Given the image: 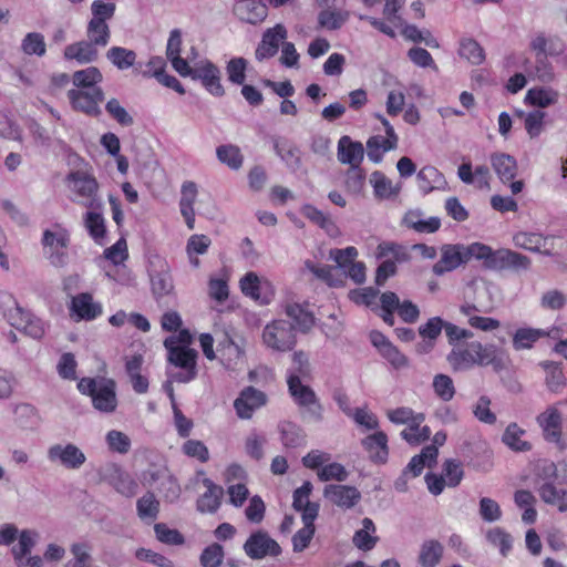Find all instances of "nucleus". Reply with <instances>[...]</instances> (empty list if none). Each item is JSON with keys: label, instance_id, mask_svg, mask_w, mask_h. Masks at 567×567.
I'll return each instance as SVG.
<instances>
[{"label": "nucleus", "instance_id": "obj_16", "mask_svg": "<svg viewBox=\"0 0 567 567\" xmlns=\"http://www.w3.org/2000/svg\"><path fill=\"white\" fill-rule=\"evenodd\" d=\"M39 534L31 529H23L20 533L18 544L11 550L18 567H42L40 556L25 557L35 546Z\"/></svg>", "mask_w": 567, "mask_h": 567}, {"label": "nucleus", "instance_id": "obj_52", "mask_svg": "<svg viewBox=\"0 0 567 567\" xmlns=\"http://www.w3.org/2000/svg\"><path fill=\"white\" fill-rule=\"evenodd\" d=\"M432 388L436 396L444 402L451 401L456 392L452 378L443 373L434 375Z\"/></svg>", "mask_w": 567, "mask_h": 567}, {"label": "nucleus", "instance_id": "obj_60", "mask_svg": "<svg viewBox=\"0 0 567 567\" xmlns=\"http://www.w3.org/2000/svg\"><path fill=\"white\" fill-rule=\"evenodd\" d=\"M84 225L89 230L90 235L95 239H102L105 236V224L104 218L100 213L87 212L84 218Z\"/></svg>", "mask_w": 567, "mask_h": 567}, {"label": "nucleus", "instance_id": "obj_2", "mask_svg": "<svg viewBox=\"0 0 567 567\" xmlns=\"http://www.w3.org/2000/svg\"><path fill=\"white\" fill-rule=\"evenodd\" d=\"M0 309L8 322L33 339H41L45 327L41 319L19 306L11 293L0 292Z\"/></svg>", "mask_w": 567, "mask_h": 567}, {"label": "nucleus", "instance_id": "obj_47", "mask_svg": "<svg viewBox=\"0 0 567 567\" xmlns=\"http://www.w3.org/2000/svg\"><path fill=\"white\" fill-rule=\"evenodd\" d=\"M302 214L306 218H308L313 224L321 227L326 230L330 236H334L338 234V228L331 217L323 212L319 210L317 207L312 205H305L302 207Z\"/></svg>", "mask_w": 567, "mask_h": 567}, {"label": "nucleus", "instance_id": "obj_23", "mask_svg": "<svg viewBox=\"0 0 567 567\" xmlns=\"http://www.w3.org/2000/svg\"><path fill=\"white\" fill-rule=\"evenodd\" d=\"M235 16L247 23L257 24L267 17V7L261 0H239L234 6Z\"/></svg>", "mask_w": 567, "mask_h": 567}, {"label": "nucleus", "instance_id": "obj_35", "mask_svg": "<svg viewBox=\"0 0 567 567\" xmlns=\"http://www.w3.org/2000/svg\"><path fill=\"white\" fill-rule=\"evenodd\" d=\"M182 48V32L179 29H174L169 33L166 47V55L172 63V66L177 73H187V59L181 58Z\"/></svg>", "mask_w": 567, "mask_h": 567}, {"label": "nucleus", "instance_id": "obj_44", "mask_svg": "<svg viewBox=\"0 0 567 567\" xmlns=\"http://www.w3.org/2000/svg\"><path fill=\"white\" fill-rule=\"evenodd\" d=\"M542 365L546 371L545 383L548 390L557 394L563 393L566 386V378L559 364L553 361H546L543 362Z\"/></svg>", "mask_w": 567, "mask_h": 567}, {"label": "nucleus", "instance_id": "obj_36", "mask_svg": "<svg viewBox=\"0 0 567 567\" xmlns=\"http://www.w3.org/2000/svg\"><path fill=\"white\" fill-rule=\"evenodd\" d=\"M370 183L375 197L379 199L394 198L401 192V183L393 184L390 178L379 171L371 174Z\"/></svg>", "mask_w": 567, "mask_h": 567}, {"label": "nucleus", "instance_id": "obj_1", "mask_svg": "<svg viewBox=\"0 0 567 567\" xmlns=\"http://www.w3.org/2000/svg\"><path fill=\"white\" fill-rule=\"evenodd\" d=\"M496 359L497 348L478 341L454 346L446 357L453 371H467L476 365L485 367L493 364Z\"/></svg>", "mask_w": 567, "mask_h": 567}, {"label": "nucleus", "instance_id": "obj_15", "mask_svg": "<svg viewBox=\"0 0 567 567\" xmlns=\"http://www.w3.org/2000/svg\"><path fill=\"white\" fill-rule=\"evenodd\" d=\"M440 251V260L432 267V271L436 276H443L467 264V255L463 244H445Z\"/></svg>", "mask_w": 567, "mask_h": 567}, {"label": "nucleus", "instance_id": "obj_63", "mask_svg": "<svg viewBox=\"0 0 567 567\" xmlns=\"http://www.w3.org/2000/svg\"><path fill=\"white\" fill-rule=\"evenodd\" d=\"M224 558L223 546L214 543L207 546L200 555V565L203 567H219Z\"/></svg>", "mask_w": 567, "mask_h": 567}, {"label": "nucleus", "instance_id": "obj_25", "mask_svg": "<svg viewBox=\"0 0 567 567\" xmlns=\"http://www.w3.org/2000/svg\"><path fill=\"white\" fill-rule=\"evenodd\" d=\"M63 56L68 61L89 64L99 59V48L89 40H80L64 48Z\"/></svg>", "mask_w": 567, "mask_h": 567}, {"label": "nucleus", "instance_id": "obj_62", "mask_svg": "<svg viewBox=\"0 0 567 567\" xmlns=\"http://www.w3.org/2000/svg\"><path fill=\"white\" fill-rule=\"evenodd\" d=\"M302 522L305 526L301 529H299L292 537V547L293 550L297 553L305 550L315 535V522Z\"/></svg>", "mask_w": 567, "mask_h": 567}, {"label": "nucleus", "instance_id": "obj_46", "mask_svg": "<svg viewBox=\"0 0 567 567\" xmlns=\"http://www.w3.org/2000/svg\"><path fill=\"white\" fill-rule=\"evenodd\" d=\"M458 55L473 65H480L485 60L484 49L472 38H463L460 41Z\"/></svg>", "mask_w": 567, "mask_h": 567}, {"label": "nucleus", "instance_id": "obj_12", "mask_svg": "<svg viewBox=\"0 0 567 567\" xmlns=\"http://www.w3.org/2000/svg\"><path fill=\"white\" fill-rule=\"evenodd\" d=\"M68 99L73 110L89 116L97 117L102 114L100 104L104 101L102 89L69 90Z\"/></svg>", "mask_w": 567, "mask_h": 567}, {"label": "nucleus", "instance_id": "obj_56", "mask_svg": "<svg viewBox=\"0 0 567 567\" xmlns=\"http://www.w3.org/2000/svg\"><path fill=\"white\" fill-rule=\"evenodd\" d=\"M446 322L441 317H432L419 327V334L422 339H430L436 342L442 330L446 331Z\"/></svg>", "mask_w": 567, "mask_h": 567}, {"label": "nucleus", "instance_id": "obj_49", "mask_svg": "<svg viewBox=\"0 0 567 567\" xmlns=\"http://www.w3.org/2000/svg\"><path fill=\"white\" fill-rule=\"evenodd\" d=\"M525 431L522 430L516 423H511L503 436L502 441L504 444H506L511 450L524 452L530 450V444L524 440H522V436L524 435Z\"/></svg>", "mask_w": 567, "mask_h": 567}, {"label": "nucleus", "instance_id": "obj_21", "mask_svg": "<svg viewBox=\"0 0 567 567\" xmlns=\"http://www.w3.org/2000/svg\"><path fill=\"white\" fill-rule=\"evenodd\" d=\"M271 142L276 155L288 168L297 171L301 167V152L293 142L282 136H272Z\"/></svg>", "mask_w": 567, "mask_h": 567}, {"label": "nucleus", "instance_id": "obj_43", "mask_svg": "<svg viewBox=\"0 0 567 567\" xmlns=\"http://www.w3.org/2000/svg\"><path fill=\"white\" fill-rule=\"evenodd\" d=\"M388 419L394 424H408L411 429H416L424 422L423 413H414L411 408L401 406L386 412Z\"/></svg>", "mask_w": 567, "mask_h": 567}, {"label": "nucleus", "instance_id": "obj_51", "mask_svg": "<svg viewBox=\"0 0 567 567\" xmlns=\"http://www.w3.org/2000/svg\"><path fill=\"white\" fill-rule=\"evenodd\" d=\"M21 51L27 55L43 56L47 52L44 35L40 32H29L21 41Z\"/></svg>", "mask_w": 567, "mask_h": 567}, {"label": "nucleus", "instance_id": "obj_14", "mask_svg": "<svg viewBox=\"0 0 567 567\" xmlns=\"http://www.w3.org/2000/svg\"><path fill=\"white\" fill-rule=\"evenodd\" d=\"M244 551L251 559H262L267 556H279L281 547L267 532L257 530L245 542Z\"/></svg>", "mask_w": 567, "mask_h": 567}, {"label": "nucleus", "instance_id": "obj_13", "mask_svg": "<svg viewBox=\"0 0 567 567\" xmlns=\"http://www.w3.org/2000/svg\"><path fill=\"white\" fill-rule=\"evenodd\" d=\"M50 462L66 470L76 471L86 462L84 452L73 443L53 444L47 452Z\"/></svg>", "mask_w": 567, "mask_h": 567}, {"label": "nucleus", "instance_id": "obj_53", "mask_svg": "<svg viewBox=\"0 0 567 567\" xmlns=\"http://www.w3.org/2000/svg\"><path fill=\"white\" fill-rule=\"evenodd\" d=\"M248 62L244 58H233L226 65L228 80L237 85H243L246 80V69Z\"/></svg>", "mask_w": 567, "mask_h": 567}, {"label": "nucleus", "instance_id": "obj_33", "mask_svg": "<svg viewBox=\"0 0 567 567\" xmlns=\"http://www.w3.org/2000/svg\"><path fill=\"white\" fill-rule=\"evenodd\" d=\"M416 182L419 189L424 195L430 194L434 189L444 188L446 185L443 174L434 166L422 167L416 175Z\"/></svg>", "mask_w": 567, "mask_h": 567}, {"label": "nucleus", "instance_id": "obj_18", "mask_svg": "<svg viewBox=\"0 0 567 567\" xmlns=\"http://www.w3.org/2000/svg\"><path fill=\"white\" fill-rule=\"evenodd\" d=\"M267 402L266 394L254 386L245 388L234 402V408L240 419H250L255 410Z\"/></svg>", "mask_w": 567, "mask_h": 567}, {"label": "nucleus", "instance_id": "obj_55", "mask_svg": "<svg viewBox=\"0 0 567 567\" xmlns=\"http://www.w3.org/2000/svg\"><path fill=\"white\" fill-rule=\"evenodd\" d=\"M478 514L484 522L494 523L501 519L502 509L495 499L482 497L478 503Z\"/></svg>", "mask_w": 567, "mask_h": 567}, {"label": "nucleus", "instance_id": "obj_31", "mask_svg": "<svg viewBox=\"0 0 567 567\" xmlns=\"http://www.w3.org/2000/svg\"><path fill=\"white\" fill-rule=\"evenodd\" d=\"M344 6L324 7L318 14V24L326 30L340 29L350 18L349 11L343 9Z\"/></svg>", "mask_w": 567, "mask_h": 567}, {"label": "nucleus", "instance_id": "obj_58", "mask_svg": "<svg viewBox=\"0 0 567 567\" xmlns=\"http://www.w3.org/2000/svg\"><path fill=\"white\" fill-rule=\"evenodd\" d=\"M486 539L493 545L499 547L503 556H506L512 549V537L501 527H495L486 533Z\"/></svg>", "mask_w": 567, "mask_h": 567}, {"label": "nucleus", "instance_id": "obj_11", "mask_svg": "<svg viewBox=\"0 0 567 567\" xmlns=\"http://www.w3.org/2000/svg\"><path fill=\"white\" fill-rule=\"evenodd\" d=\"M187 71V73L183 72L178 74L200 81L203 86L214 96H223L225 94V90L220 83V71L210 61H200L194 68L188 64Z\"/></svg>", "mask_w": 567, "mask_h": 567}, {"label": "nucleus", "instance_id": "obj_45", "mask_svg": "<svg viewBox=\"0 0 567 567\" xmlns=\"http://www.w3.org/2000/svg\"><path fill=\"white\" fill-rule=\"evenodd\" d=\"M218 161L230 169L238 171L244 163V155L240 148L234 144L220 145L216 148Z\"/></svg>", "mask_w": 567, "mask_h": 567}, {"label": "nucleus", "instance_id": "obj_39", "mask_svg": "<svg viewBox=\"0 0 567 567\" xmlns=\"http://www.w3.org/2000/svg\"><path fill=\"white\" fill-rule=\"evenodd\" d=\"M103 80L101 71L95 66H89L83 70L75 71L72 76L74 90L101 89L97 86Z\"/></svg>", "mask_w": 567, "mask_h": 567}, {"label": "nucleus", "instance_id": "obj_9", "mask_svg": "<svg viewBox=\"0 0 567 567\" xmlns=\"http://www.w3.org/2000/svg\"><path fill=\"white\" fill-rule=\"evenodd\" d=\"M264 343L276 351H288L296 344V333L292 323L286 320H274L262 332Z\"/></svg>", "mask_w": 567, "mask_h": 567}, {"label": "nucleus", "instance_id": "obj_19", "mask_svg": "<svg viewBox=\"0 0 567 567\" xmlns=\"http://www.w3.org/2000/svg\"><path fill=\"white\" fill-rule=\"evenodd\" d=\"M530 267V259L511 249H497L489 262V269L493 270H527Z\"/></svg>", "mask_w": 567, "mask_h": 567}, {"label": "nucleus", "instance_id": "obj_27", "mask_svg": "<svg viewBox=\"0 0 567 567\" xmlns=\"http://www.w3.org/2000/svg\"><path fill=\"white\" fill-rule=\"evenodd\" d=\"M444 545L437 539H425L420 546L417 564L420 567H437L444 556Z\"/></svg>", "mask_w": 567, "mask_h": 567}, {"label": "nucleus", "instance_id": "obj_24", "mask_svg": "<svg viewBox=\"0 0 567 567\" xmlns=\"http://www.w3.org/2000/svg\"><path fill=\"white\" fill-rule=\"evenodd\" d=\"M338 161L350 165V168L360 167L364 158V148L361 142H354L350 136H342L338 142Z\"/></svg>", "mask_w": 567, "mask_h": 567}, {"label": "nucleus", "instance_id": "obj_50", "mask_svg": "<svg viewBox=\"0 0 567 567\" xmlns=\"http://www.w3.org/2000/svg\"><path fill=\"white\" fill-rule=\"evenodd\" d=\"M137 515L141 519L155 520L159 513V502L152 492H147L136 502Z\"/></svg>", "mask_w": 567, "mask_h": 567}, {"label": "nucleus", "instance_id": "obj_37", "mask_svg": "<svg viewBox=\"0 0 567 567\" xmlns=\"http://www.w3.org/2000/svg\"><path fill=\"white\" fill-rule=\"evenodd\" d=\"M540 498L553 506H556L559 512L567 511V491L557 487L551 482H543L538 486Z\"/></svg>", "mask_w": 567, "mask_h": 567}, {"label": "nucleus", "instance_id": "obj_6", "mask_svg": "<svg viewBox=\"0 0 567 567\" xmlns=\"http://www.w3.org/2000/svg\"><path fill=\"white\" fill-rule=\"evenodd\" d=\"M164 346L168 352V362L182 370L181 372H172V379L178 383H187L194 380L197 375V351L184 346H176V341L172 337L164 341Z\"/></svg>", "mask_w": 567, "mask_h": 567}, {"label": "nucleus", "instance_id": "obj_28", "mask_svg": "<svg viewBox=\"0 0 567 567\" xmlns=\"http://www.w3.org/2000/svg\"><path fill=\"white\" fill-rule=\"evenodd\" d=\"M372 462L384 464L389 456L388 436L384 432H375L362 441Z\"/></svg>", "mask_w": 567, "mask_h": 567}, {"label": "nucleus", "instance_id": "obj_32", "mask_svg": "<svg viewBox=\"0 0 567 567\" xmlns=\"http://www.w3.org/2000/svg\"><path fill=\"white\" fill-rule=\"evenodd\" d=\"M491 164L496 175L504 184L512 182L517 175V162L508 154L493 153L491 155Z\"/></svg>", "mask_w": 567, "mask_h": 567}, {"label": "nucleus", "instance_id": "obj_7", "mask_svg": "<svg viewBox=\"0 0 567 567\" xmlns=\"http://www.w3.org/2000/svg\"><path fill=\"white\" fill-rule=\"evenodd\" d=\"M41 244L44 255L52 266L56 268L66 266L69 259L66 249L70 244V234L65 228L56 224L53 229H45Z\"/></svg>", "mask_w": 567, "mask_h": 567}, {"label": "nucleus", "instance_id": "obj_4", "mask_svg": "<svg viewBox=\"0 0 567 567\" xmlns=\"http://www.w3.org/2000/svg\"><path fill=\"white\" fill-rule=\"evenodd\" d=\"M65 184L72 193L71 200L83 205L86 208H101L102 202L99 197L100 185L96 178L86 172L75 171L68 174Z\"/></svg>", "mask_w": 567, "mask_h": 567}, {"label": "nucleus", "instance_id": "obj_3", "mask_svg": "<svg viewBox=\"0 0 567 567\" xmlns=\"http://www.w3.org/2000/svg\"><path fill=\"white\" fill-rule=\"evenodd\" d=\"M116 6L112 1L94 0L91 4V18L86 24V40L97 48H105L111 39L109 21L115 14Z\"/></svg>", "mask_w": 567, "mask_h": 567}, {"label": "nucleus", "instance_id": "obj_41", "mask_svg": "<svg viewBox=\"0 0 567 567\" xmlns=\"http://www.w3.org/2000/svg\"><path fill=\"white\" fill-rule=\"evenodd\" d=\"M279 431L285 447L297 449L306 444V434L299 425L286 421L280 424Z\"/></svg>", "mask_w": 567, "mask_h": 567}, {"label": "nucleus", "instance_id": "obj_61", "mask_svg": "<svg viewBox=\"0 0 567 567\" xmlns=\"http://www.w3.org/2000/svg\"><path fill=\"white\" fill-rule=\"evenodd\" d=\"M514 243L517 247H520L530 251H540L545 245V239L539 234L533 233H518L514 236Z\"/></svg>", "mask_w": 567, "mask_h": 567}, {"label": "nucleus", "instance_id": "obj_30", "mask_svg": "<svg viewBox=\"0 0 567 567\" xmlns=\"http://www.w3.org/2000/svg\"><path fill=\"white\" fill-rule=\"evenodd\" d=\"M71 311L79 319L93 320L102 313V306L94 302L90 293L83 292L72 298Z\"/></svg>", "mask_w": 567, "mask_h": 567}, {"label": "nucleus", "instance_id": "obj_10", "mask_svg": "<svg viewBox=\"0 0 567 567\" xmlns=\"http://www.w3.org/2000/svg\"><path fill=\"white\" fill-rule=\"evenodd\" d=\"M148 276L151 290L156 301L174 293V282L167 261L161 257H154L150 261Z\"/></svg>", "mask_w": 567, "mask_h": 567}, {"label": "nucleus", "instance_id": "obj_48", "mask_svg": "<svg viewBox=\"0 0 567 567\" xmlns=\"http://www.w3.org/2000/svg\"><path fill=\"white\" fill-rule=\"evenodd\" d=\"M107 60L118 70H127L135 64L136 53L122 47H112L106 53Z\"/></svg>", "mask_w": 567, "mask_h": 567}, {"label": "nucleus", "instance_id": "obj_40", "mask_svg": "<svg viewBox=\"0 0 567 567\" xmlns=\"http://www.w3.org/2000/svg\"><path fill=\"white\" fill-rule=\"evenodd\" d=\"M375 533V525L371 518L362 519V528L357 530L353 535V545L364 551L371 550L378 543V537L372 534Z\"/></svg>", "mask_w": 567, "mask_h": 567}, {"label": "nucleus", "instance_id": "obj_8", "mask_svg": "<svg viewBox=\"0 0 567 567\" xmlns=\"http://www.w3.org/2000/svg\"><path fill=\"white\" fill-rule=\"evenodd\" d=\"M288 389L295 402L305 410L306 417L315 422L322 421L323 406L315 391L301 383L299 375H289Z\"/></svg>", "mask_w": 567, "mask_h": 567}, {"label": "nucleus", "instance_id": "obj_38", "mask_svg": "<svg viewBox=\"0 0 567 567\" xmlns=\"http://www.w3.org/2000/svg\"><path fill=\"white\" fill-rule=\"evenodd\" d=\"M285 312L295 322V329L301 332H308L315 324L313 315L302 305L288 303L285 307Z\"/></svg>", "mask_w": 567, "mask_h": 567}, {"label": "nucleus", "instance_id": "obj_29", "mask_svg": "<svg viewBox=\"0 0 567 567\" xmlns=\"http://www.w3.org/2000/svg\"><path fill=\"white\" fill-rule=\"evenodd\" d=\"M109 471V483L117 493L125 497H132L136 494L138 485L128 473L124 472L115 464H113Z\"/></svg>", "mask_w": 567, "mask_h": 567}, {"label": "nucleus", "instance_id": "obj_5", "mask_svg": "<svg viewBox=\"0 0 567 567\" xmlns=\"http://www.w3.org/2000/svg\"><path fill=\"white\" fill-rule=\"evenodd\" d=\"M78 389L82 394L92 398L93 406L96 410L110 413L116 409L117 401L113 380L82 378L78 383Z\"/></svg>", "mask_w": 567, "mask_h": 567}, {"label": "nucleus", "instance_id": "obj_17", "mask_svg": "<svg viewBox=\"0 0 567 567\" xmlns=\"http://www.w3.org/2000/svg\"><path fill=\"white\" fill-rule=\"evenodd\" d=\"M287 38L286 28L278 23L274 28L267 29L258 44L255 56L258 61H264L275 56L278 52L280 43Z\"/></svg>", "mask_w": 567, "mask_h": 567}, {"label": "nucleus", "instance_id": "obj_42", "mask_svg": "<svg viewBox=\"0 0 567 567\" xmlns=\"http://www.w3.org/2000/svg\"><path fill=\"white\" fill-rule=\"evenodd\" d=\"M559 94L551 87H534L528 90L525 102L537 107H547L557 103Z\"/></svg>", "mask_w": 567, "mask_h": 567}, {"label": "nucleus", "instance_id": "obj_26", "mask_svg": "<svg viewBox=\"0 0 567 567\" xmlns=\"http://www.w3.org/2000/svg\"><path fill=\"white\" fill-rule=\"evenodd\" d=\"M240 289L243 293L256 301H259L261 305H267L270 302L272 293L264 292L267 288H269L268 281H261L256 272H247L240 279Z\"/></svg>", "mask_w": 567, "mask_h": 567}, {"label": "nucleus", "instance_id": "obj_22", "mask_svg": "<svg viewBox=\"0 0 567 567\" xmlns=\"http://www.w3.org/2000/svg\"><path fill=\"white\" fill-rule=\"evenodd\" d=\"M311 491L312 484L307 481L293 492L292 507L301 512L302 520L315 522L319 513V505L309 501Z\"/></svg>", "mask_w": 567, "mask_h": 567}, {"label": "nucleus", "instance_id": "obj_20", "mask_svg": "<svg viewBox=\"0 0 567 567\" xmlns=\"http://www.w3.org/2000/svg\"><path fill=\"white\" fill-rule=\"evenodd\" d=\"M323 496L333 505L347 509L352 508L361 499V493L358 488L349 485H327L323 489Z\"/></svg>", "mask_w": 567, "mask_h": 567}, {"label": "nucleus", "instance_id": "obj_54", "mask_svg": "<svg viewBox=\"0 0 567 567\" xmlns=\"http://www.w3.org/2000/svg\"><path fill=\"white\" fill-rule=\"evenodd\" d=\"M519 115H524V126L530 138L538 137L544 130V118L545 113L543 111L536 110L524 114L523 112Z\"/></svg>", "mask_w": 567, "mask_h": 567}, {"label": "nucleus", "instance_id": "obj_34", "mask_svg": "<svg viewBox=\"0 0 567 567\" xmlns=\"http://www.w3.org/2000/svg\"><path fill=\"white\" fill-rule=\"evenodd\" d=\"M206 492L199 496L196 503L197 511L200 513H215L220 506L223 488L216 485L209 478L203 481Z\"/></svg>", "mask_w": 567, "mask_h": 567}, {"label": "nucleus", "instance_id": "obj_59", "mask_svg": "<svg viewBox=\"0 0 567 567\" xmlns=\"http://www.w3.org/2000/svg\"><path fill=\"white\" fill-rule=\"evenodd\" d=\"M544 332L536 329H518L513 338V346L516 350L532 348L533 343L536 342Z\"/></svg>", "mask_w": 567, "mask_h": 567}, {"label": "nucleus", "instance_id": "obj_64", "mask_svg": "<svg viewBox=\"0 0 567 567\" xmlns=\"http://www.w3.org/2000/svg\"><path fill=\"white\" fill-rule=\"evenodd\" d=\"M105 110L110 116L123 126H130L134 123L133 117L121 105L117 99H111L105 104Z\"/></svg>", "mask_w": 567, "mask_h": 567}, {"label": "nucleus", "instance_id": "obj_57", "mask_svg": "<svg viewBox=\"0 0 567 567\" xmlns=\"http://www.w3.org/2000/svg\"><path fill=\"white\" fill-rule=\"evenodd\" d=\"M491 399L486 395L478 398L477 402L473 405L472 411L474 416L482 423L494 424L496 422V415L491 410Z\"/></svg>", "mask_w": 567, "mask_h": 567}]
</instances>
